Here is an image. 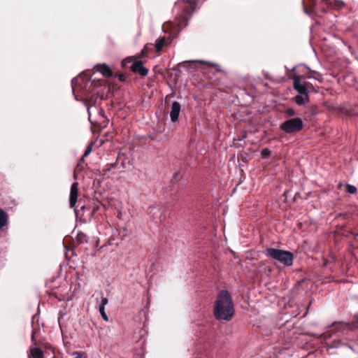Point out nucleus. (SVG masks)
I'll list each match as a JSON object with an SVG mask.
<instances>
[{"instance_id": "f8f14e48", "label": "nucleus", "mask_w": 358, "mask_h": 358, "mask_svg": "<svg viewBox=\"0 0 358 358\" xmlns=\"http://www.w3.org/2000/svg\"><path fill=\"white\" fill-rule=\"evenodd\" d=\"M322 1L327 5L331 6L336 8H340L341 5L343 4L342 2H340L337 0H322Z\"/></svg>"}, {"instance_id": "393cba45", "label": "nucleus", "mask_w": 358, "mask_h": 358, "mask_svg": "<svg viewBox=\"0 0 358 358\" xmlns=\"http://www.w3.org/2000/svg\"><path fill=\"white\" fill-rule=\"evenodd\" d=\"M179 178H180L179 173H176V175L174 176V179L176 180H179Z\"/></svg>"}, {"instance_id": "20e7f679", "label": "nucleus", "mask_w": 358, "mask_h": 358, "mask_svg": "<svg viewBox=\"0 0 358 358\" xmlns=\"http://www.w3.org/2000/svg\"><path fill=\"white\" fill-rule=\"evenodd\" d=\"M333 328L335 331H341L343 334L347 330L355 329L356 328H358V317L356 318L355 322L349 324L346 322H338L333 324Z\"/></svg>"}, {"instance_id": "6ab92c4d", "label": "nucleus", "mask_w": 358, "mask_h": 358, "mask_svg": "<svg viewBox=\"0 0 358 358\" xmlns=\"http://www.w3.org/2000/svg\"><path fill=\"white\" fill-rule=\"evenodd\" d=\"M108 302V301L107 298L103 297V296L101 297L99 308H105V306L107 305Z\"/></svg>"}, {"instance_id": "aec40b11", "label": "nucleus", "mask_w": 358, "mask_h": 358, "mask_svg": "<svg viewBox=\"0 0 358 358\" xmlns=\"http://www.w3.org/2000/svg\"><path fill=\"white\" fill-rule=\"evenodd\" d=\"M99 311L101 315V317H103V319L105 320V321H108V315L105 311V308H99Z\"/></svg>"}, {"instance_id": "39448f33", "label": "nucleus", "mask_w": 358, "mask_h": 358, "mask_svg": "<svg viewBox=\"0 0 358 358\" xmlns=\"http://www.w3.org/2000/svg\"><path fill=\"white\" fill-rule=\"evenodd\" d=\"M78 194V183L77 182H73L71 187L69 202L71 208L76 209L77 199Z\"/></svg>"}, {"instance_id": "4468645a", "label": "nucleus", "mask_w": 358, "mask_h": 358, "mask_svg": "<svg viewBox=\"0 0 358 358\" xmlns=\"http://www.w3.org/2000/svg\"><path fill=\"white\" fill-rule=\"evenodd\" d=\"M6 223L7 215L2 210H0V229L5 226Z\"/></svg>"}, {"instance_id": "ddd939ff", "label": "nucleus", "mask_w": 358, "mask_h": 358, "mask_svg": "<svg viewBox=\"0 0 358 358\" xmlns=\"http://www.w3.org/2000/svg\"><path fill=\"white\" fill-rule=\"evenodd\" d=\"M166 39L164 37H161L156 41L155 48L157 52H160L165 45Z\"/></svg>"}, {"instance_id": "6e6552de", "label": "nucleus", "mask_w": 358, "mask_h": 358, "mask_svg": "<svg viewBox=\"0 0 358 358\" xmlns=\"http://www.w3.org/2000/svg\"><path fill=\"white\" fill-rule=\"evenodd\" d=\"M294 88L299 94H308V90L306 85L301 83L299 77L294 78Z\"/></svg>"}, {"instance_id": "dca6fc26", "label": "nucleus", "mask_w": 358, "mask_h": 358, "mask_svg": "<svg viewBox=\"0 0 358 358\" xmlns=\"http://www.w3.org/2000/svg\"><path fill=\"white\" fill-rule=\"evenodd\" d=\"M92 147H93V143H90L88 145V146L87 147V148L84 152L83 158L86 157L91 153V152L92 150Z\"/></svg>"}, {"instance_id": "2eb2a0df", "label": "nucleus", "mask_w": 358, "mask_h": 358, "mask_svg": "<svg viewBox=\"0 0 358 358\" xmlns=\"http://www.w3.org/2000/svg\"><path fill=\"white\" fill-rule=\"evenodd\" d=\"M346 191L348 193L352 194H355L357 191V188L352 185H347L346 186Z\"/></svg>"}, {"instance_id": "7ed1b4c3", "label": "nucleus", "mask_w": 358, "mask_h": 358, "mask_svg": "<svg viewBox=\"0 0 358 358\" xmlns=\"http://www.w3.org/2000/svg\"><path fill=\"white\" fill-rule=\"evenodd\" d=\"M280 129L287 134H292L300 131L303 128V122L301 118L295 117L285 121L280 124Z\"/></svg>"}, {"instance_id": "b1692460", "label": "nucleus", "mask_w": 358, "mask_h": 358, "mask_svg": "<svg viewBox=\"0 0 358 358\" xmlns=\"http://www.w3.org/2000/svg\"><path fill=\"white\" fill-rule=\"evenodd\" d=\"M79 79H80V78H73V80H72V84L74 85L76 83H78Z\"/></svg>"}, {"instance_id": "1a4fd4ad", "label": "nucleus", "mask_w": 358, "mask_h": 358, "mask_svg": "<svg viewBox=\"0 0 358 358\" xmlns=\"http://www.w3.org/2000/svg\"><path fill=\"white\" fill-rule=\"evenodd\" d=\"M95 68L96 71L100 72L103 76L109 78L113 76L111 69L105 64H97Z\"/></svg>"}, {"instance_id": "5701e85b", "label": "nucleus", "mask_w": 358, "mask_h": 358, "mask_svg": "<svg viewBox=\"0 0 358 358\" xmlns=\"http://www.w3.org/2000/svg\"><path fill=\"white\" fill-rule=\"evenodd\" d=\"M286 113L287 115H290V116H293L295 115V112L293 109H291V108H289L286 110Z\"/></svg>"}, {"instance_id": "f3484780", "label": "nucleus", "mask_w": 358, "mask_h": 358, "mask_svg": "<svg viewBox=\"0 0 358 358\" xmlns=\"http://www.w3.org/2000/svg\"><path fill=\"white\" fill-rule=\"evenodd\" d=\"M270 154H271L270 150H268L267 148L263 149L261 152L262 158L266 159L270 155Z\"/></svg>"}, {"instance_id": "f257e3e1", "label": "nucleus", "mask_w": 358, "mask_h": 358, "mask_svg": "<svg viewBox=\"0 0 358 358\" xmlns=\"http://www.w3.org/2000/svg\"><path fill=\"white\" fill-rule=\"evenodd\" d=\"M234 308L232 299L226 290H222L215 303L214 315L218 320L229 321L234 315Z\"/></svg>"}, {"instance_id": "423d86ee", "label": "nucleus", "mask_w": 358, "mask_h": 358, "mask_svg": "<svg viewBox=\"0 0 358 358\" xmlns=\"http://www.w3.org/2000/svg\"><path fill=\"white\" fill-rule=\"evenodd\" d=\"M180 110V104L178 101H173L170 111V117L173 122H176L178 120Z\"/></svg>"}, {"instance_id": "9b49d317", "label": "nucleus", "mask_w": 358, "mask_h": 358, "mask_svg": "<svg viewBox=\"0 0 358 358\" xmlns=\"http://www.w3.org/2000/svg\"><path fill=\"white\" fill-rule=\"evenodd\" d=\"M30 353L32 358H43V353L41 348L34 347L30 349Z\"/></svg>"}, {"instance_id": "a211bd4d", "label": "nucleus", "mask_w": 358, "mask_h": 358, "mask_svg": "<svg viewBox=\"0 0 358 358\" xmlns=\"http://www.w3.org/2000/svg\"><path fill=\"white\" fill-rule=\"evenodd\" d=\"M108 302V301L107 298L103 297V296L101 297L99 308H105V306L107 305Z\"/></svg>"}, {"instance_id": "0eeeda50", "label": "nucleus", "mask_w": 358, "mask_h": 358, "mask_svg": "<svg viewBox=\"0 0 358 358\" xmlns=\"http://www.w3.org/2000/svg\"><path fill=\"white\" fill-rule=\"evenodd\" d=\"M131 69L134 73H138L143 76H146L148 72V70L143 66V63L140 61L134 62L131 66Z\"/></svg>"}, {"instance_id": "4be33fe9", "label": "nucleus", "mask_w": 358, "mask_h": 358, "mask_svg": "<svg viewBox=\"0 0 358 358\" xmlns=\"http://www.w3.org/2000/svg\"><path fill=\"white\" fill-rule=\"evenodd\" d=\"M73 356V358H83V355L80 352H74Z\"/></svg>"}, {"instance_id": "f03ea898", "label": "nucleus", "mask_w": 358, "mask_h": 358, "mask_svg": "<svg viewBox=\"0 0 358 358\" xmlns=\"http://www.w3.org/2000/svg\"><path fill=\"white\" fill-rule=\"evenodd\" d=\"M266 255L287 266H291L293 264V255L287 250L268 248L266 250Z\"/></svg>"}, {"instance_id": "9d476101", "label": "nucleus", "mask_w": 358, "mask_h": 358, "mask_svg": "<svg viewBox=\"0 0 358 358\" xmlns=\"http://www.w3.org/2000/svg\"><path fill=\"white\" fill-rule=\"evenodd\" d=\"M294 100L297 105H304L309 101L308 94H299L294 96Z\"/></svg>"}, {"instance_id": "a878e982", "label": "nucleus", "mask_w": 358, "mask_h": 358, "mask_svg": "<svg viewBox=\"0 0 358 358\" xmlns=\"http://www.w3.org/2000/svg\"><path fill=\"white\" fill-rule=\"evenodd\" d=\"M87 111H88L89 115L90 116V108H87Z\"/></svg>"}, {"instance_id": "412c9836", "label": "nucleus", "mask_w": 358, "mask_h": 358, "mask_svg": "<svg viewBox=\"0 0 358 358\" xmlns=\"http://www.w3.org/2000/svg\"><path fill=\"white\" fill-rule=\"evenodd\" d=\"M198 62H201V63H206V64H207L210 66H215L217 71H220V69L218 68L219 66H218L217 64H215L214 63L208 62H204V61H198Z\"/></svg>"}]
</instances>
